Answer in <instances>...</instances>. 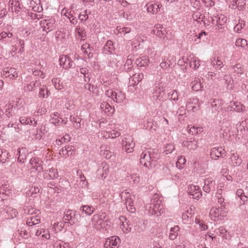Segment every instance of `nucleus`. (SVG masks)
Wrapping results in <instances>:
<instances>
[{
	"label": "nucleus",
	"instance_id": "obj_1",
	"mask_svg": "<svg viewBox=\"0 0 248 248\" xmlns=\"http://www.w3.org/2000/svg\"><path fill=\"white\" fill-rule=\"evenodd\" d=\"M145 210L150 216H159L164 212V208L161 201L158 199L151 200L150 203L146 205Z\"/></svg>",
	"mask_w": 248,
	"mask_h": 248
},
{
	"label": "nucleus",
	"instance_id": "obj_2",
	"mask_svg": "<svg viewBox=\"0 0 248 248\" xmlns=\"http://www.w3.org/2000/svg\"><path fill=\"white\" fill-rule=\"evenodd\" d=\"M140 163L143 166L152 169L156 165V160L151 156V153L148 151H144L140 155Z\"/></svg>",
	"mask_w": 248,
	"mask_h": 248
},
{
	"label": "nucleus",
	"instance_id": "obj_3",
	"mask_svg": "<svg viewBox=\"0 0 248 248\" xmlns=\"http://www.w3.org/2000/svg\"><path fill=\"white\" fill-rule=\"evenodd\" d=\"M105 217V213L94 215L91 220L93 226L98 230L104 229L106 227V221H104Z\"/></svg>",
	"mask_w": 248,
	"mask_h": 248
},
{
	"label": "nucleus",
	"instance_id": "obj_4",
	"mask_svg": "<svg viewBox=\"0 0 248 248\" xmlns=\"http://www.w3.org/2000/svg\"><path fill=\"white\" fill-rule=\"evenodd\" d=\"M105 95L117 103H121L125 99V94L119 90L110 89L106 91Z\"/></svg>",
	"mask_w": 248,
	"mask_h": 248
},
{
	"label": "nucleus",
	"instance_id": "obj_5",
	"mask_svg": "<svg viewBox=\"0 0 248 248\" xmlns=\"http://www.w3.org/2000/svg\"><path fill=\"white\" fill-rule=\"evenodd\" d=\"M43 162L41 159L38 157H34L30 159L27 166L31 170V172L39 173L43 170Z\"/></svg>",
	"mask_w": 248,
	"mask_h": 248
},
{
	"label": "nucleus",
	"instance_id": "obj_6",
	"mask_svg": "<svg viewBox=\"0 0 248 248\" xmlns=\"http://www.w3.org/2000/svg\"><path fill=\"white\" fill-rule=\"evenodd\" d=\"M187 193L192 198L196 200L199 199L202 196V193L198 186L190 185L188 186Z\"/></svg>",
	"mask_w": 248,
	"mask_h": 248
},
{
	"label": "nucleus",
	"instance_id": "obj_7",
	"mask_svg": "<svg viewBox=\"0 0 248 248\" xmlns=\"http://www.w3.org/2000/svg\"><path fill=\"white\" fill-rule=\"evenodd\" d=\"M121 243L120 238L117 236H113L106 240L104 248H118Z\"/></svg>",
	"mask_w": 248,
	"mask_h": 248
},
{
	"label": "nucleus",
	"instance_id": "obj_8",
	"mask_svg": "<svg viewBox=\"0 0 248 248\" xmlns=\"http://www.w3.org/2000/svg\"><path fill=\"white\" fill-rule=\"evenodd\" d=\"M153 32L154 34L163 39L168 40L169 39V37L166 35L167 33L166 29L161 24L156 25L153 30Z\"/></svg>",
	"mask_w": 248,
	"mask_h": 248
},
{
	"label": "nucleus",
	"instance_id": "obj_9",
	"mask_svg": "<svg viewBox=\"0 0 248 248\" xmlns=\"http://www.w3.org/2000/svg\"><path fill=\"white\" fill-rule=\"evenodd\" d=\"M211 22L216 25L218 28L222 29L227 22V18L223 15L214 16L211 17Z\"/></svg>",
	"mask_w": 248,
	"mask_h": 248
},
{
	"label": "nucleus",
	"instance_id": "obj_10",
	"mask_svg": "<svg viewBox=\"0 0 248 248\" xmlns=\"http://www.w3.org/2000/svg\"><path fill=\"white\" fill-rule=\"evenodd\" d=\"M161 6L162 5L160 2L153 1L148 2L146 5L147 12L153 14H155L159 11Z\"/></svg>",
	"mask_w": 248,
	"mask_h": 248
},
{
	"label": "nucleus",
	"instance_id": "obj_11",
	"mask_svg": "<svg viewBox=\"0 0 248 248\" xmlns=\"http://www.w3.org/2000/svg\"><path fill=\"white\" fill-rule=\"evenodd\" d=\"M120 221V228L124 233L127 234L131 231L129 226V221L124 216H120L119 218Z\"/></svg>",
	"mask_w": 248,
	"mask_h": 248
},
{
	"label": "nucleus",
	"instance_id": "obj_12",
	"mask_svg": "<svg viewBox=\"0 0 248 248\" xmlns=\"http://www.w3.org/2000/svg\"><path fill=\"white\" fill-rule=\"evenodd\" d=\"M55 20L52 18L43 19L40 22V25L43 30L48 32L52 30L54 27Z\"/></svg>",
	"mask_w": 248,
	"mask_h": 248
},
{
	"label": "nucleus",
	"instance_id": "obj_13",
	"mask_svg": "<svg viewBox=\"0 0 248 248\" xmlns=\"http://www.w3.org/2000/svg\"><path fill=\"white\" fill-rule=\"evenodd\" d=\"M223 209H224L219 207L218 208H212L210 212V216L211 219L215 221L218 220L219 219V217L221 215H223L225 213Z\"/></svg>",
	"mask_w": 248,
	"mask_h": 248
},
{
	"label": "nucleus",
	"instance_id": "obj_14",
	"mask_svg": "<svg viewBox=\"0 0 248 248\" xmlns=\"http://www.w3.org/2000/svg\"><path fill=\"white\" fill-rule=\"evenodd\" d=\"M101 135L106 139L108 138L114 139L118 137L120 135V133L117 129L107 128V130L101 132Z\"/></svg>",
	"mask_w": 248,
	"mask_h": 248
},
{
	"label": "nucleus",
	"instance_id": "obj_15",
	"mask_svg": "<svg viewBox=\"0 0 248 248\" xmlns=\"http://www.w3.org/2000/svg\"><path fill=\"white\" fill-rule=\"evenodd\" d=\"M109 172V165L106 163L102 164V165L98 169L97 174L99 178L102 180L105 179Z\"/></svg>",
	"mask_w": 248,
	"mask_h": 248
},
{
	"label": "nucleus",
	"instance_id": "obj_16",
	"mask_svg": "<svg viewBox=\"0 0 248 248\" xmlns=\"http://www.w3.org/2000/svg\"><path fill=\"white\" fill-rule=\"evenodd\" d=\"M17 72L14 68H5L2 71V75L10 79H15L17 77Z\"/></svg>",
	"mask_w": 248,
	"mask_h": 248
},
{
	"label": "nucleus",
	"instance_id": "obj_17",
	"mask_svg": "<svg viewBox=\"0 0 248 248\" xmlns=\"http://www.w3.org/2000/svg\"><path fill=\"white\" fill-rule=\"evenodd\" d=\"M123 144L124 149L125 152L130 153L133 151V148L135 147V143L131 137H127L125 138L124 140Z\"/></svg>",
	"mask_w": 248,
	"mask_h": 248
},
{
	"label": "nucleus",
	"instance_id": "obj_18",
	"mask_svg": "<svg viewBox=\"0 0 248 248\" xmlns=\"http://www.w3.org/2000/svg\"><path fill=\"white\" fill-rule=\"evenodd\" d=\"M134 195L128 193H127V196L125 198V205L127 210L131 212L134 213L135 211V208L134 205V201L133 198Z\"/></svg>",
	"mask_w": 248,
	"mask_h": 248
},
{
	"label": "nucleus",
	"instance_id": "obj_19",
	"mask_svg": "<svg viewBox=\"0 0 248 248\" xmlns=\"http://www.w3.org/2000/svg\"><path fill=\"white\" fill-rule=\"evenodd\" d=\"M60 64L64 69L70 68L73 64L71 58L66 56H62L59 59Z\"/></svg>",
	"mask_w": 248,
	"mask_h": 248
},
{
	"label": "nucleus",
	"instance_id": "obj_20",
	"mask_svg": "<svg viewBox=\"0 0 248 248\" xmlns=\"http://www.w3.org/2000/svg\"><path fill=\"white\" fill-rule=\"evenodd\" d=\"M164 95V88L161 86H156L154 90L153 93V98L154 100L161 101L163 99Z\"/></svg>",
	"mask_w": 248,
	"mask_h": 248
},
{
	"label": "nucleus",
	"instance_id": "obj_21",
	"mask_svg": "<svg viewBox=\"0 0 248 248\" xmlns=\"http://www.w3.org/2000/svg\"><path fill=\"white\" fill-rule=\"evenodd\" d=\"M225 153V150L221 147H215L211 149L210 152L211 157L215 160L221 156Z\"/></svg>",
	"mask_w": 248,
	"mask_h": 248
},
{
	"label": "nucleus",
	"instance_id": "obj_22",
	"mask_svg": "<svg viewBox=\"0 0 248 248\" xmlns=\"http://www.w3.org/2000/svg\"><path fill=\"white\" fill-rule=\"evenodd\" d=\"M17 153L18 154L17 161L21 163H24L28 154L27 149L24 147L19 148L17 150Z\"/></svg>",
	"mask_w": 248,
	"mask_h": 248
},
{
	"label": "nucleus",
	"instance_id": "obj_23",
	"mask_svg": "<svg viewBox=\"0 0 248 248\" xmlns=\"http://www.w3.org/2000/svg\"><path fill=\"white\" fill-rule=\"evenodd\" d=\"M230 160V164L234 167L239 166L242 163V159L236 153H232Z\"/></svg>",
	"mask_w": 248,
	"mask_h": 248
},
{
	"label": "nucleus",
	"instance_id": "obj_24",
	"mask_svg": "<svg viewBox=\"0 0 248 248\" xmlns=\"http://www.w3.org/2000/svg\"><path fill=\"white\" fill-rule=\"evenodd\" d=\"M100 108L102 112L108 116L112 114L114 111V108L107 102H102Z\"/></svg>",
	"mask_w": 248,
	"mask_h": 248
},
{
	"label": "nucleus",
	"instance_id": "obj_25",
	"mask_svg": "<svg viewBox=\"0 0 248 248\" xmlns=\"http://www.w3.org/2000/svg\"><path fill=\"white\" fill-rule=\"evenodd\" d=\"M60 153L65 157L72 156L75 155V149L72 146L65 147L60 151Z\"/></svg>",
	"mask_w": 248,
	"mask_h": 248
},
{
	"label": "nucleus",
	"instance_id": "obj_26",
	"mask_svg": "<svg viewBox=\"0 0 248 248\" xmlns=\"http://www.w3.org/2000/svg\"><path fill=\"white\" fill-rule=\"evenodd\" d=\"M35 235L40 238L49 239L50 237L49 231L44 228L37 230L35 232Z\"/></svg>",
	"mask_w": 248,
	"mask_h": 248
},
{
	"label": "nucleus",
	"instance_id": "obj_27",
	"mask_svg": "<svg viewBox=\"0 0 248 248\" xmlns=\"http://www.w3.org/2000/svg\"><path fill=\"white\" fill-rule=\"evenodd\" d=\"M40 192V189L37 186H31L30 188L26 192V196L30 198L31 200V198H34L38 197Z\"/></svg>",
	"mask_w": 248,
	"mask_h": 248
},
{
	"label": "nucleus",
	"instance_id": "obj_28",
	"mask_svg": "<svg viewBox=\"0 0 248 248\" xmlns=\"http://www.w3.org/2000/svg\"><path fill=\"white\" fill-rule=\"evenodd\" d=\"M144 75L142 73H136L131 77L129 80L131 85L138 84L143 78Z\"/></svg>",
	"mask_w": 248,
	"mask_h": 248
},
{
	"label": "nucleus",
	"instance_id": "obj_29",
	"mask_svg": "<svg viewBox=\"0 0 248 248\" xmlns=\"http://www.w3.org/2000/svg\"><path fill=\"white\" fill-rule=\"evenodd\" d=\"M131 179L135 184L139 185L145 184L148 181V178L142 177L140 178V175L137 174H132Z\"/></svg>",
	"mask_w": 248,
	"mask_h": 248
},
{
	"label": "nucleus",
	"instance_id": "obj_30",
	"mask_svg": "<svg viewBox=\"0 0 248 248\" xmlns=\"http://www.w3.org/2000/svg\"><path fill=\"white\" fill-rule=\"evenodd\" d=\"M223 110L221 102L219 100H215L212 103V111L214 113H217Z\"/></svg>",
	"mask_w": 248,
	"mask_h": 248
},
{
	"label": "nucleus",
	"instance_id": "obj_31",
	"mask_svg": "<svg viewBox=\"0 0 248 248\" xmlns=\"http://www.w3.org/2000/svg\"><path fill=\"white\" fill-rule=\"evenodd\" d=\"M95 210L94 208L91 205H84L80 207V211L87 216H90Z\"/></svg>",
	"mask_w": 248,
	"mask_h": 248
},
{
	"label": "nucleus",
	"instance_id": "obj_32",
	"mask_svg": "<svg viewBox=\"0 0 248 248\" xmlns=\"http://www.w3.org/2000/svg\"><path fill=\"white\" fill-rule=\"evenodd\" d=\"M101 155L107 159H109L113 155V153L110 151L108 146L103 145L101 147Z\"/></svg>",
	"mask_w": 248,
	"mask_h": 248
},
{
	"label": "nucleus",
	"instance_id": "obj_33",
	"mask_svg": "<svg viewBox=\"0 0 248 248\" xmlns=\"http://www.w3.org/2000/svg\"><path fill=\"white\" fill-rule=\"evenodd\" d=\"M26 222L29 226L38 224L40 222V217L38 216H31L27 218Z\"/></svg>",
	"mask_w": 248,
	"mask_h": 248
},
{
	"label": "nucleus",
	"instance_id": "obj_34",
	"mask_svg": "<svg viewBox=\"0 0 248 248\" xmlns=\"http://www.w3.org/2000/svg\"><path fill=\"white\" fill-rule=\"evenodd\" d=\"M215 182L211 178H208L204 180V186L203 187V190L206 193L210 191L211 187L214 186Z\"/></svg>",
	"mask_w": 248,
	"mask_h": 248
},
{
	"label": "nucleus",
	"instance_id": "obj_35",
	"mask_svg": "<svg viewBox=\"0 0 248 248\" xmlns=\"http://www.w3.org/2000/svg\"><path fill=\"white\" fill-rule=\"evenodd\" d=\"M114 51V46L113 42L108 40L103 47V52L106 54L112 53Z\"/></svg>",
	"mask_w": 248,
	"mask_h": 248
},
{
	"label": "nucleus",
	"instance_id": "obj_36",
	"mask_svg": "<svg viewBox=\"0 0 248 248\" xmlns=\"http://www.w3.org/2000/svg\"><path fill=\"white\" fill-rule=\"evenodd\" d=\"M9 9L12 12L17 13L20 7L18 0H10L9 1Z\"/></svg>",
	"mask_w": 248,
	"mask_h": 248
},
{
	"label": "nucleus",
	"instance_id": "obj_37",
	"mask_svg": "<svg viewBox=\"0 0 248 248\" xmlns=\"http://www.w3.org/2000/svg\"><path fill=\"white\" fill-rule=\"evenodd\" d=\"M136 63L139 67L147 66L149 63V58L147 56H143L139 58L136 60Z\"/></svg>",
	"mask_w": 248,
	"mask_h": 248
},
{
	"label": "nucleus",
	"instance_id": "obj_38",
	"mask_svg": "<svg viewBox=\"0 0 248 248\" xmlns=\"http://www.w3.org/2000/svg\"><path fill=\"white\" fill-rule=\"evenodd\" d=\"M58 172L56 169L52 168L49 169L48 171L46 172L44 174V178L47 179H53L58 176Z\"/></svg>",
	"mask_w": 248,
	"mask_h": 248
},
{
	"label": "nucleus",
	"instance_id": "obj_39",
	"mask_svg": "<svg viewBox=\"0 0 248 248\" xmlns=\"http://www.w3.org/2000/svg\"><path fill=\"white\" fill-rule=\"evenodd\" d=\"M20 122L23 124H30L32 125H36V122L33 118H28L25 116L20 117Z\"/></svg>",
	"mask_w": 248,
	"mask_h": 248
},
{
	"label": "nucleus",
	"instance_id": "obj_40",
	"mask_svg": "<svg viewBox=\"0 0 248 248\" xmlns=\"http://www.w3.org/2000/svg\"><path fill=\"white\" fill-rule=\"evenodd\" d=\"M75 31L76 33V36L78 39H80L83 40L85 39L86 33V31L83 29L81 28L79 26H78L75 29Z\"/></svg>",
	"mask_w": 248,
	"mask_h": 248
},
{
	"label": "nucleus",
	"instance_id": "obj_41",
	"mask_svg": "<svg viewBox=\"0 0 248 248\" xmlns=\"http://www.w3.org/2000/svg\"><path fill=\"white\" fill-rule=\"evenodd\" d=\"M40 4L39 0H32L30 2V6L32 8L33 11L40 12L42 10V7Z\"/></svg>",
	"mask_w": 248,
	"mask_h": 248
},
{
	"label": "nucleus",
	"instance_id": "obj_42",
	"mask_svg": "<svg viewBox=\"0 0 248 248\" xmlns=\"http://www.w3.org/2000/svg\"><path fill=\"white\" fill-rule=\"evenodd\" d=\"M233 107L234 110L237 112H243L245 109V106L240 102H231V107Z\"/></svg>",
	"mask_w": 248,
	"mask_h": 248
},
{
	"label": "nucleus",
	"instance_id": "obj_43",
	"mask_svg": "<svg viewBox=\"0 0 248 248\" xmlns=\"http://www.w3.org/2000/svg\"><path fill=\"white\" fill-rule=\"evenodd\" d=\"M50 94V92L46 86L43 85L39 89V96L42 98H47Z\"/></svg>",
	"mask_w": 248,
	"mask_h": 248
},
{
	"label": "nucleus",
	"instance_id": "obj_44",
	"mask_svg": "<svg viewBox=\"0 0 248 248\" xmlns=\"http://www.w3.org/2000/svg\"><path fill=\"white\" fill-rule=\"evenodd\" d=\"M39 85V83L37 81L31 82L30 83L25 86L24 90L27 92H31L34 90Z\"/></svg>",
	"mask_w": 248,
	"mask_h": 248
},
{
	"label": "nucleus",
	"instance_id": "obj_45",
	"mask_svg": "<svg viewBox=\"0 0 248 248\" xmlns=\"http://www.w3.org/2000/svg\"><path fill=\"white\" fill-rule=\"evenodd\" d=\"M179 231V227L178 226H175L170 229L169 234V238L171 240L175 239L177 235L178 232Z\"/></svg>",
	"mask_w": 248,
	"mask_h": 248
},
{
	"label": "nucleus",
	"instance_id": "obj_46",
	"mask_svg": "<svg viewBox=\"0 0 248 248\" xmlns=\"http://www.w3.org/2000/svg\"><path fill=\"white\" fill-rule=\"evenodd\" d=\"M212 64L215 69L219 70L221 69V68L224 66L223 62L221 61L220 58L218 57H217V59H215L212 62Z\"/></svg>",
	"mask_w": 248,
	"mask_h": 248
},
{
	"label": "nucleus",
	"instance_id": "obj_47",
	"mask_svg": "<svg viewBox=\"0 0 248 248\" xmlns=\"http://www.w3.org/2000/svg\"><path fill=\"white\" fill-rule=\"evenodd\" d=\"M84 88L94 94H98V90L96 86H95L91 84H85L84 85Z\"/></svg>",
	"mask_w": 248,
	"mask_h": 248
},
{
	"label": "nucleus",
	"instance_id": "obj_48",
	"mask_svg": "<svg viewBox=\"0 0 248 248\" xmlns=\"http://www.w3.org/2000/svg\"><path fill=\"white\" fill-rule=\"evenodd\" d=\"M59 114L58 112H54L51 116V122L55 125L59 124L60 123Z\"/></svg>",
	"mask_w": 248,
	"mask_h": 248
},
{
	"label": "nucleus",
	"instance_id": "obj_49",
	"mask_svg": "<svg viewBox=\"0 0 248 248\" xmlns=\"http://www.w3.org/2000/svg\"><path fill=\"white\" fill-rule=\"evenodd\" d=\"M225 81V84L226 85L227 88L228 90H232L233 88L232 84L233 80L232 77L230 76L226 75L224 77Z\"/></svg>",
	"mask_w": 248,
	"mask_h": 248
},
{
	"label": "nucleus",
	"instance_id": "obj_50",
	"mask_svg": "<svg viewBox=\"0 0 248 248\" xmlns=\"http://www.w3.org/2000/svg\"><path fill=\"white\" fill-rule=\"evenodd\" d=\"M235 46L238 47L248 48V43L246 39L239 38L236 40Z\"/></svg>",
	"mask_w": 248,
	"mask_h": 248
},
{
	"label": "nucleus",
	"instance_id": "obj_51",
	"mask_svg": "<svg viewBox=\"0 0 248 248\" xmlns=\"http://www.w3.org/2000/svg\"><path fill=\"white\" fill-rule=\"evenodd\" d=\"M6 213L8 215L7 218H13L16 217L18 214L16 210L12 207L8 208Z\"/></svg>",
	"mask_w": 248,
	"mask_h": 248
},
{
	"label": "nucleus",
	"instance_id": "obj_52",
	"mask_svg": "<svg viewBox=\"0 0 248 248\" xmlns=\"http://www.w3.org/2000/svg\"><path fill=\"white\" fill-rule=\"evenodd\" d=\"M186 162V161L185 157L179 156L176 162V167L179 169H183L185 167Z\"/></svg>",
	"mask_w": 248,
	"mask_h": 248
},
{
	"label": "nucleus",
	"instance_id": "obj_53",
	"mask_svg": "<svg viewBox=\"0 0 248 248\" xmlns=\"http://www.w3.org/2000/svg\"><path fill=\"white\" fill-rule=\"evenodd\" d=\"M54 248H71L69 243L56 241L53 245Z\"/></svg>",
	"mask_w": 248,
	"mask_h": 248
},
{
	"label": "nucleus",
	"instance_id": "obj_54",
	"mask_svg": "<svg viewBox=\"0 0 248 248\" xmlns=\"http://www.w3.org/2000/svg\"><path fill=\"white\" fill-rule=\"evenodd\" d=\"M8 153L5 150L0 148V162L4 163L6 161Z\"/></svg>",
	"mask_w": 248,
	"mask_h": 248
},
{
	"label": "nucleus",
	"instance_id": "obj_55",
	"mask_svg": "<svg viewBox=\"0 0 248 248\" xmlns=\"http://www.w3.org/2000/svg\"><path fill=\"white\" fill-rule=\"evenodd\" d=\"M131 31V28L129 27H123L121 28L118 27L115 31V33H123L124 34H126L129 33Z\"/></svg>",
	"mask_w": 248,
	"mask_h": 248
},
{
	"label": "nucleus",
	"instance_id": "obj_56",
	"mask_svg": "<svg viewBox=\"0 0 248 248\" xmlns=\"http://www.w3.org/2000/svg\"><path fill=\"white\" fill-rule=\"evenodd\" d=\"M192 89L193 90L195 91H198L200 90L201 88V84L200 82L199 81V79H197L192 81Z\"/></svg>",
	"mask_w": 248,
	"mask_h": 248
},
{
	"label": "nucleus",
	"instance_id": "obj_57",
	"mask_svg": "<svg viewBox=\"0 0 248 248\" xmlns=\"http://www.w3.org/2000/svg\"><path fill=\"white\" fill-rule=\"evenodd\" d=\"M236 195L240 198V200L244 202L247 201L248 197L246 196L241 189H239L236 191Z\"/></svg>",
	"mask_w": 248,
	"mask_h": 248
},
{
	"label": "nucleus",
	"instance_id": "obj_58",
	"mask_svg": "<svg viewBox=\"0 0 248 248\" xmlns=\"http://www.w3.org/2000/svg\"><path fill=\"white\" fill-rule=\"evenodd\" d=\"M207 34L205 32L203 31L199 34L198 37H197V35L193 36L192 35H189L188 40L189 41H196L197 39H200L203 36V35L206 36Z\"/></svg>",
	"mask_w": 248,
	"mask_h": 248
},
{
	"label": "nucleus",
	"instance_id": "obj_59",
	"mask_svg": "<svg viewBox=\"0 0 248 248\" xmlns=\"http://www.w3.org/2000/svg\"><path fill=\"white\" fill-rule=\"evenodd\" d=\"M60 80L57 78H53L52 80V84L57 90H61L62 89V85L60 84Z\"/></svg>",
	"mask_w": 248,
	"mask_h": 248
},
{
	"label": "nucleus",
	"instance_id": "obj_60",
	"mask_svg": "<svg viewBox=\"0 0 248 248\" xmlns=\"http://www.w3.org/2000/svg\"><path fill=\"white\" fill-rule=\"evenodd\" d=\"M245 26V22L243 20H241L237 24L235 25L234 28V30L235 31L238 32L241 30L242 28L244 27Z\"/></svg>",
	"mask_w": 248,
	"mask_h": 248
},
{
	"label": "nucleus",
	"instance_id": "obj_61",
	"mask_svg": "<svg viewBox=\"0 0 248 248\" xmlns=\"http://www.w3.org/2000/svg\"><path fill=\"white\" fill-rule=\"evenodd\" d=\"M174 145L173 143H169L166 144L165 149V152L166 154H169L174 150Z\"/></svg>",
	"mask_w": 248,
	"mask_h": 248
},
{
	"label": "nucleus",
	"instance_id": "obj_62",
	"mask_svg": "<svg viewBox=\"0 0 248 248\" xmlns=\"http://www.w3.org/2000/svg\"><path fill=\"white\" fill-rule=\"evenodd\" d=\"M188 131V132L189 134H191L192 135H196L198 132V128L196 127L193 126H188L187 127V131Z\"/></svg>",
	"mask_w": 248,
	"mask_h": 248
},
{
	"label": "nucleus",
	"instance_id": "obj_63",
	"mask_svg": "<svg viewBox=\"0 0 248 248\" xmlns=\"http://www.w3.org/2000/svg\"><path fill=\"white\" fill-rule=\"evenodd\" d=\"M81 50L85 54H90L91 53V48L90 47V45L88 43H85L81 46Z\"/></svg>",
	"mask_w": 248,
	"mask_h": 248
},
{
	"label": "nucleus",
	"instance_id": "obj_64",
	"mask_svg": "<svg viewBox=\"0 0 248 248\" xmlns=\"http://www.w3.org/2000/svg\"><path fill=\"white\" fill-rule=\"evenodd\" d=\"M78 18L81 21H85L88 18V15L87 14V11L85 10L83 12H81Z\"/></svg>",
	"mask_w": 248,
	"mask_h": 248
}]
</instances>
